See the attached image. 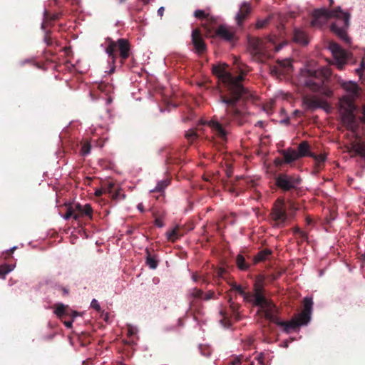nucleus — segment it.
<instances>
[{
	"label": "nucleus",
	"mask_w": 365,
	"mask_h": 365,
	"mask_svg": "<svg viewBox=\"0 0 365 365\" xmlns=\"http://www.w3.org/2000/svg\"><path fill=\"white\" fill-rule=\"evenodd\" d=\"M155 225L158 227H162L164 225L162 220L158 217L155 220Z\"/></svg>",
	"instance_id": "obj_55"
},
{
	"label": "nucleus",
	"mask_w": 365,
	"mask_h": 365,
	"mask_svg": "<svg viewBox=\"0 0 365 365\" xmlns=\"http://www.w3.org/2000/svg\"><path fill=\"white\" fill-rule=\"evenodd\" d=\"M113 187H114L113 183H111V182L108 183V187L106 188V191L108 192H109L110 194H111L113 192Z\"/></svg>",
	"instance_id": "obj_60"
},
{
	"label": "nucleus",
	"mask_w": 365,
	"mask_h": 365,
	"mask_svg": "<svg viewBox=\"0 0 365 365\" xmlns=\"http://www.w3.org/2000/svg\"><path fill=\"white\" fill-rule=\"evenodd\" d=\"M170 180L168 179L160 180L158 182L156 187L150 190V192L159 193L158 195L155 196L156 200H160L164 199V190L170 185Z\"/></svg>",
	"instance_id": "obj_24"
},
{
	"label": "nucleus",
	"mask_w": 365,
	"mask_h": 365,
	"mask_svg": "<svg viewBox=\"0 0 365 365\" xmlns=\"http://www.w3.org/2000/svg\"><path fill=\"white\" fill-rule=\"evenodd\" d=\"M293 232L295 235H298L302 242H304L307 240V234L301 230L299 227H294L293 230Z\"/></svg>",
	"instance_id": "obj_37"
},
{
	"label": "nucleus",
	"mask_w": 365,
	"mask_h": 365,
	"mask_svg": "<svg viewBox=\"0 0 365 365\" xmlns=\"http://www.w3.org/2000/svg\"><path fill=\"white\" fill-rule=\"evenodd\" d=\"M173 93H160L161 99L164 101L168 108L177 107V103L173 100Z\"/></svg>",
	"instance_id": "obj_28"
},
{
	"label": "nucleus",
	"mask_w": 365,
	"mask_h": 365,
	"mask_svg": "<svg viewBox=\"0 0 365 365\" xmlns=\"http://www.w3.org/2000/svg\"><path fill=\"white\" fill-rule=\"evenodd\" d=\"M29 65L31 67H34V68H39L38 65L37 63L34 62L33 60L31 59H26V60H24V61H21L19 63V66L20 67H23L25 65Z\"/></svg>",
	"instance_id": "obj_40"
},
{
	"label": "nucleus",
	"mask_w": 365,
	"mask_h": 365,
	"mask_svg": "<svg viewBox=\"0 0 365 365\" xmlns=\"http://www.w3.org/2000/svg\"><path fill=\"white\" fill-rule=\"evenodd\" d=\"M298 81L302 86L309 88L312 91H331L330 84L335 86L336 89L341 88L344 91L354 92L359 89L356 83L346 81L337 75L332 77V72L329 67L316 68L314 62H309L301 68Z\"/></svg>",
	"instance_id": "obj_1"
},
{
	"label": "nucleus",
	"mask_w": 365,
	"mask_h": 365,
	"mask_svg": "<svg viewBox=\"0 0 365 365\" xmlns=\"http://www.w3.org/2000/svg\"><path fill=\"white\" fill-rule=\"evenodd\" d=\"M16 247H14L8 250H6L4 253V258L6 259H8L9 257H11L12 256V254L14 253V252L16 250Z\"/></svg>",
	"instance_id": "obj_48"
},
{
	"label": "nucleus",
	"mask_w": 365,
	"mask_h": 365,
	"mask_svg": "<svg viewBox=\"0 0 365 365\" xmlns=\"http://www.w3.org/2000/svg\"><path fill=\"white\" fill-rule=\"evenodd\" d=\"M192 279L194 282H197L198 280H200L201 276L199 275L197 272L193 273L192 275Z\"/></svg>",
	"instance_id": "obj_59"
},
{
	"label": "nucleus",
	"mask_w": 365,
	"mask_h": 365,
	"mask_svg": "<svg viewBox=\"0 0 365 365\" xmlns=\"http://www.w3.org/2000/svg\"><path fill=\"white\" fill-rule=\"evenodd\" d=\"M228 302L230 303V307L231 310L232 311L233 314L237 313L240 308V304L232 302L231 298H230Z\"/></svg>",
	"instance_id": "obj_45"
},
{
	"label": "nucleus",
	"mask_w": 365,
	"mask_h": 365,
	"mask_svg": "<svg viewBox=\"0 0 365 365\" xmlns=\"http://www.w3.org/2000/svg\"><path fill=\"white\" fill-rule=\"evenodd\" d=\"M137 334V329L132 327V326H128V336H134Z\"/></svg>",
	"instance_id": "obj_50"
},
{
	"label": "nucleus",
	"mask_w": 365,
	"mask_h": 365,
	"mask_svg": "<svg viewBox=\"0 0 365 365\" xmlns=\"http://www.w3.org/2000/svg\"><path fill=\"white\" fill-rule=\"evenodd\" d=\"M120 196H122L123 198H125V195L124 194L121 195L120 190H116L114 193L112 194V198L114 200H118Z\"/></svg>",
	"instance_id": "obj_51"
},
{
	"label": "nucleus",
	"mask_w": 365,
	"mask_h": 365,
	"mask_svg": "<svg viewBox=\"0 0 365 365\" xmlns=\"http://www.w3.org/2000/svg\"><path fill=\"white\" fill-rule=\"evenodd\" d=\"M227 68L228 65L225 63L214 64L212 66V72L229 91H250L246 87V72L240 71L234 74Z\"/></svg>",
	"instance_id": "obj_4"
},
{
	"label": "nucleus",
	"mask_w": 365,
	"mask_h": 365,
	"mask_svg": "<svg viewBox=\"0 0 365 365\" xmlns=\"http://www.w3.org/2000/svg\"><path fill=\"white\" fill-rule=\"evenodd\" d=\"M226 270L224 268H218L215 272V277L223 278Z\"/></svg>",
	"instance_id": "obj_46"
},
{
	"label": "nucleus",
	"mask_w": 365,
	"mask_h": 365,
	"mask_svg": "<svg viewBox=\"0 0 365 365\" xmlns=\"http://www.w3.org/2000/svg\"><path fill=\"white\" fill-rule=\"evenodd\" d=\"M103 192H104V190L103 189H98V190H96L95 195L97 197H100L103 194Z\"/></svg>",
	"instance_id": "obj_64"
},
{
	"label": "nucleus",
	"mask_w": 365,
	"mask_h": 365,
	"mask_svg": "<svg viewBox=\"0 0 365 365\" xmlns=\"http://www.w3.org/2000/svg\"><path fill=\"white\" fill-rule=\"evenodd\" d=\"M54 313L62 320L67 316H71L72 318H75L78 316L76 312L70 310L68 306H65L63 304H58L56 305Z\"/></svg>",
	"instance_id": "obj_21"
},
{
	"label": "nucleus",
	"mask_w": 365,
	"mask_h": 365,
	"mask_svg": "<svg viewBox=\"0 0 365 365\" xmlns=\"http://www.w3.org/2000/svg\"><path fill=\"white\" fill-rule=\"evenodd\" d=\"M73 209H75V220L78 221L84 217L92 218L93 209L90 204L81 205L80 203H76L73 205Z\"/></svg>",
	"instance_id": "obj_20"
},
{
	"label": "nucleus",
	"mask_w": 365,
	"mask_h": 365,
	"mask_svg": "<svg viewBox=\"0 0 365 365\" xmlns=\"http://www.w3.org/2000/svg\"><path fill=\"white\" fill-rule=\"evenodd\" d=\"M253 305L259 307L260 312L263 313L265 319L269 320L270 322L282 327L285 332L289 333L290 330L294 329L296 324L293 322H284L280 320L278 317V309L272 301L266 299L263 304Z\"/></svg>",
	"instance_id": "obj_7"
},
{
	"label": "nucleus",
	"mask_w": 365,
	"mask_h": 365,
	"mask_svg": "<svg viewBox=\"0 0 365 365\" xmlns=\"http://www.w3.org/2000/svg\"><path fill=\"white\" fill-rule=\"evenodd\" d=\"M301 182L302 179L297 175L279 173L275 178L276 185L283 192H292L297 190Z\"/></svg>",
	"instance_id": "obj_9"
},
{
	"label": "nucleus",
	"mask_w": 365,
	"mask_h": 365,
	"mask_svg": "<svg viewBox=\"0 0 365 365\" xmlns=\"http://www.w3.org/2000/svg\"><path fill=\"white\" fill-rule=\"evenodd\" d=\"M297 152L299 158L305 156L310 157V154L312 153L309 151V145L307 141H302L299 143L298 146V151Z\"/></svg>",
	"instance_id": "obj_27"
},
{
	"label": "nucleus",
	"mask_w": 365,
	"mask_h": 365,
	"mask_svg": "<svg viewBox=\"0 0 365 365\" xmlns=\"http://www.w3.org/2000/svg\"><path fill=\"white\" fill-rule=\"evenodd\" d=\"M264 278L263 276H258L254 284V293H250V299L249 302L252 304H262L265 302L266 297L264 296Z\"/></svg>",
	"instance_id": "obj_16"
},
{
	"label": "nucleus",
	"mask_w": 365,
	"mask_h": 365,
	"mask_svg": "<svg viewBox=\"0 0 365 365\" xmlns=\"http://www.w3.org/2000/svg\"><path fill=\"white\" fill-rule=\"evenodd\" d=\"M328 48L334 58V65L339 70H342L347 62L349 53L343 49L339 44L334 41L329 43Z\"/></svg>",
	"instance_id": "obj_13"
},
{
	"label": "nucleus",
	"mask_w": 365,
	"mask_h": 365,
	"mask_svg": "<svg viewBox=\"0 0 365 365\" xmlns=\"http://www.w3.org/2000/svg\"><path fill=\"white\" fill-rule=\"evenodd\" d=\"M108 44L106 48V51L108 57L111 59L112 63H115L118 56L116 51L119 52L120 62L123 64L125 61L130 57V44L126 38H118L117 41H113L111 38H107Z\"/></svg>",
	"instance_id": "obj_6"
},
{
	"label": "nucleus",
	"mask_w": 365,
	"mask_h": 365,
	"mask_svg": "<svg viewBox=\"0 0 365 365\" xmlns=\"http://www.w3.org/2000/svg\"><path fill=\"white\" fill-rule=\"evenodd\" d=\"M91 307L92 308H93L94 309H96V311L98 312H100L101 311V307H100V304L98 303V302L93 299L91 303Z\"/></svg>",
	"instance_id": "obj_49"
},
{
	"label": "nucleus",
	"mask_w": 365,
	"mask_h": 365,
	"mask_svg": "<svg viewBox=\"0 0 365 365\" xmlns=\"http://www.w3.org/2000/svg\"><path fill=\"white\" fill-rule=\"evenodd\" d=\"M351 14L344 12L340 6L332 10L325 8L315 9L312 14L311 26L312 27L322 26L329 19H334L330 25V30L345 43L349 45L351 39L347 35V30L350 26Z\"/></svg>",
	"instance_id": "obj_2"
},
{
	"label": "nucleus",
	"mask_w": 365,
	"mask_h": 365,
	"mask_svg": "<svg viewBox=\"0 0 365 365\" xmlns=\"http://www.w3.org/2000/svg\"><path fill=\"white\" fill-rule=\"evenodd\" d=\"M59 292H61L63 296H67L68 294V289L66 287H60L58 289Z\"/></svg>",
	"instance_id": "obj_54"
},
{
	"label": "nucleus",
	"mask_w": 365,
	"mask_h": 365,
	"mask_svg": "<svg viewBox=\"0 0 365 365\" xmlns=\"http://www.w3.org/2000/svg\"><path fill=\"white\" fill-rule=\"evenodd\" d=\"M339 103L340 109L345 113V118L347 119L350 126L351 127L355 120L354 112L356 109L354 102V98L349 96H344L339 99Z\"/></svg>",
	"instance_id": "obj_15"
},
{
	"label": "nucleus",
	"mask_w": 365,
	"mask_h": 365,
	"mask_svg": "<svg viewBox=\"0 0 365 365\" xmlns=\"http://www.w3.org/2000/svg\"><path fill=\"white\" fill-rule=\"evenodd\" d=\"M146 264L150 267L151 269H155L158 267V262L153 257L151 256L150 251L147 249L146 250Z\"/></svg>",
	"instance_id": "obj_32"
},
{
	"label": "nucleus",
	"mask_w": 365,
	"mask_h": 365,
	"mask_svg": "<svg viewBox=\"0 0 365 365\" xmlns=\"http://www.w3.org/2000/svg\"><path fill=\"white\" fill-rule=\"evenodd\" d=\"M351 150L356 155H359L363 158H365V143H358L353 145Z\"/></svg>",
	"instance_id": "obj_31"
},
{
	"label": "nucleus",
	"mask_w": 365,
	"mask_h": 365,
	"mask_svg": "<svg viewBox=\"0 0 365 365\" xmlns=\"http://www.w3.org/2000/svg\"><path fill=\"white\" fill-rule=\"evenodd\" d=\"M293 41L302 46H307L309 43L308 36L305 31L295 28L293 31Z\"/></svg>",
	"instance_id": "obj_23"
},
{
	"label": "nucleus",
	"mask_w": 365,
	"mask_h": 365,
	"mask_svg": "<svg viewBox=\"0 0 365 365\" xmlns=\"http://www.w3.org/2000/svg\"><path fill=\"white\" fill-rule=\"evenodd\" d=\"M215 35L224 41L235 43L238 40L235 29L225 25H220L215 31Z\"/></svg>",
	"instance_id": "obj_17"
},
{
	"label": "nucleus",
	"mask_w": 365,
	"mask_h": 365,
	"mask_svg": "<svg viewBox=\"0 0 365 365\" xmlns=\"http://www.w3.org/2000/svg\"><path fill=\"white\" fill-rule=\"evenodd\" d=\"M63 217L65 220H68L71 217L75 220V209H73V205L68 207Z\"/></svg>",
	"instance_id": "obj_38"
},
{
	"label": "nucleus",
	"mask_w": 365,
	"mask_h": 365,
	"mask_svg": "<svg viewBox=\"0 0 365 365\" xmlns=\"http://www.w3.org/2000/svg\"><path fill=\"white\" fill-rule=\"evenodd\" d=\"M325 96L319 97L316 96L306 95L303 96V104L309 110H315L317 108H322L327 112H330L331 106L327 101L326 98L331 97L333 93H324Z\"/></svg>",
	"instance_id": "obj_10"
},
{
	"label": "nucleus",
	"mask_w": 365,
	"mask_h": 365,
	"mask_svg": "<svg viewBox=\"0 0 365 365\" xmlns=\"http://www.w3.org/2000/svg\"><path fill=\"white\" fill-rule=\"evenodd\" d=\"M192 43L195 52L198 55H202L207 51L206 44L203 40L201 31L199 29H195L192 31Z\"/></svg>",
	"instance_id": "obj_18"
},
{
	"label": "nucleus",
	"mask_w": 365,
	"mask_h": 365,
	"mask_svg": "<svg viewBox=\"0 0 365 365\" xmlns=\"http://www.w3.org/2000/svg\"><path fill=\"white\" fill-rule=\"evenodd\" d=\"M274 104V101L273 100L270 101V102L267 103L264 105V110H271Z\"/></svg>",
	"instance_id": "obj_53"
},
{
	"label": "nucleus",
	"mask_w": 365,
	"mask_h": 365,
	"mask_svg": "<svg viewBox=\"0 0 365 365\" xmlns=\"http://www.w3.org/2000/svg\"><path fill=\"white\" fill-rule=\"evenodd\" d=\"M286 44L285 41L278 43V38L275 35H269L265 38H248L249 50L252 58L261 63L265 62L270 57L271 51L277 52Z\"/></svg>",
	"instance_id": "obj_3"
},
{
	"label": "nucleus",
	"mask_w": 365,
	"mask_h": 365,
	"mask_svg": "<svg viewBox=\"0 0 365 365\" xmlns=\"http://www.w3.org/2000/svg\"><path fill=\"white\" fill-rule=\"evenodd\" d=\"M283 163H284V159L282 160L281 158H276L274 160V164L277 165V166H281Z\"/></svg>",
	"instance_id": "obj_56"
},
{
	"label": "nucleus",
	"mask_w": 365,
	"mask_h": 365,
	"mask_svg": "<svg viewBox=\"0 0 365 365\" xmlns=\"http://www.w3.org/2000/svg\"><path fill=\"white\" fill-rule=\"evenodd\" d=\"M59 14H51L48 11H44L43 21L41 24L42 29L45 30L47 26L52 24L54 21L58 19Z\"/></svg>",
	"instance_id": "obj_26"
},
{
	"label": "nucleus",
	"mask_w": 365,
	"mask_h": 365,
	"mask_svg": "<svg viewBox=\"0 0 365 365\" xmlns=\"http://www.w3.org/2000/svg\"><path fill=\"white\" fill-rule=\"evenodd\" d=\"M312 306V299L309 297L304 298L303 311L299 314L297 317L290 320V322H293L296 324L294 329L299 326L307 324V323L310 321Z\"/></svg>",
	"instance_id": "obj_14"
},
{
	"label": "nucleus",
	"mask_w": 365,
	"mask_h": 365,
	"mask_svg": "<svg viewBox=\"0 0 365 365\" xmlns=\"http://www.w3.org/2000/svg\"><path fill=\"white\" fill-rule=\"evenodd\" d=\"M236 264L241 271H246L250 268V264L246 262L245 257L240 254L236 257Z\"/></svg>",
	"instance_id": "obj_29"
},
{
	"label": "nucleus",
	"mask_w": 365,
	"mask_h": 365,
	"mask_svg": "<svg viewBox=\"0 0 365 365\" xmlns=\"http://www.w3.org/2000/svg\"><path fill=\"white\" fill-rule=\"evenodd\" d=\"M178 229L175 228L168 233V238L169 240L174 242L178 238Z\"/></svg>",
	"instance_id": "obj_43"
},
{
	"label": "nucleus",
	"mask_w": 365,
	"mask_h": 365,
	"mask_svg": "<svg viewBox=\"0 0 365 365\" xmlns=\"http://www.w3.org/2000/svg\"><path fill=\"white\" fill-rule=\"evenodd\" d=\"M257 360L259 365H265L264 363V356L262 354H259V356L257 357Z\"/></svg>",
	"instance_id": "obj_61"
},
{
	"label": "nucleus",
	"mask_w": 365,
	"mask_h": 365,
	"mask_svg": "<svg viewBox=\"0 0 365 365\" xmlns=\"http://www.w3.org/2000/svg\"><path fill=\"white\" fill-rule=\"evenodd\" d=\"M270 217L274 222V225L282 227L284 226L287 220L288 215L283 198H278L273 205L270 212Z\"/></svg>",
	"instance_id": "obj_11"
},
{
	"label": "nucleus",
	"mask_w": 365,
	"mask_h": 365,
	"mask_svg": "<svg viewBox=\"0 0 365 365\" xmlns=\"http://www.w3.org/2000/svg\"><path fill=\"white\" fill-rule=\"evenodd\" d=\"M272 254V251L269 249H264L259 251L254 257L255 263L263 262Z\"/></svg>",
	"instance_id": "obj_30"
},
{
	"label": "nucleus",
	"mask_w": 365,
	"mask_h": 365,
	"mask_svg": "<svg viewBox=\"0 0 365 365\" xmlns=\"http://www.w3.org/2000/svg\"><path fill=\"white\" fill-rule=\"evenodd\" d=\"M98 88L100 91H113L115 87L111 82L103 81L99 84Z\"/></svg>",
	"instance_id": "obj_33"
},
{
	"label": "nucleus",
	"mask_w": 365,
	"mask_h": 365,
	"mask_svg": "<svg viewBox=\"0 0 365 365\" xmlns=\"http://www.w3.org/2000/svg\"><path fill=\"white\" fill-rule=\"evenodd\" d=\"M235 291L237 292L240 295L243 296L244 299L249 302V299H250V293L245 292L242 287L240 285H238L235 289Z\"/></svg>",
	"instance_id": "obj_39"
},
{
	"label": "nucleus",
	"mask_w": 365,
	"mask_h": 365,
	"mask_svg": "<svg viewBox=\"0 0 365 365\" xmlns=\"http://www.w3.org/2000/svg\"><path fill=\"white\" fill-rule=\"evenodd\" d=\"M271 17L268 16L264 19H258L256 22V29H260L266 27L270 22Z\"/></svg>",
	"instance_id": "obj_35"
},
{
	"label": "nucleus",
	"mask_w": 365,
	"mask_h": 365,
	"mask_svg": "<svg viewBox=\"0 0 365 365\" xmlns=\"http://www.w3.org/2000/svg\"><path fill=\"white\" fill-rule=\"evenodd\" d=\"M195 17L199 19H207L208 15L203 10H196L194 13Z\"/></svg>",
	"instance_id": "obj_44"
},
{
	"label": "nucleus",
	"mask_w": 365,
	"mask_h": 365,
	"mask_svg": "<svg viewBox=\"0 0 365 365\" xmlns=\"http://www.w3.org/2000/svg\"><path fill=\"white\" fill-rule=\"evenodd\" d=\"M91 151V145L85 143L81 148V153L83 155H88Z\"/></svg>",
	"instance_id": "obj_47"
},
{
	"label": "nucleus",
	"mask_w": 365,
	"mask_h": 365,
	"mask_svg": "<svg viewBox=\"0 0 365 365\" xmlns=\"http://www.w3.org/2000/svg\"><path fill=\"white\" fill-rule=\"evenodd\" d=\"M186 297L189 302L190 309L195 312H199L202 307V300L209 301L215 299V293L212 290L204 292L202 289L194 287L187 291Z\"/></svg>",
	"instance_id": "obj_8"
},
{
	"label": "nucleus",
	"mask_w": 365,
	"mask_h": 365,
	"mask_svg": "<svg viewBox=\"0 0 365 365\" xmlns=\"http://www.w3.org/2000/svg\"><path fill=\"white\" fill-rule=\"evenodd\" d=\"M310 157L315 160L318 167H320L321 164H323L327 159V156L325 154L317 155L312 153V154H310Z\"/></svg>",
	"instance_id": "obj_34"
},
{
	"label": "nucleus",
	"mask_w": 365,
	"mask_h": 365,
	"mask_svg": "<svg viewBox=\"0 0 365 365\" xmlns=\"http://www.w3.org/2000/svg\"><path fill=\"white\" fill-rule=\"evenodd\" d=\"M293 71L292 61L289 58L277 60L270 68L271 74L278 78H286Z\"/></svg>",
	"instance_id": "obj_12"
},
{
	"label": "nucleus",
	"mask_w": 365,
	"mask_h": 365,
	"mask_svg": "<svg viewBox=\"0 0 365 365\" xmlns=\"http://www.w3.org/2000/svg\"><path fill=\"white\" fill-rule=\"evenodd\" d=\"M73 319L74 318H72V319ZM63 324L67 328H71L73 324V320H64Z\"/></svg>",
	"instance_id": "obj_57"
},
{
	"label": "nucleus",
	"mask_w": 365,
	"mask_h": 365,
	"mask_svg": "<svg viewBox=\"0 0 365 365\" xmlns=\"http://www.w3.org/2000/svg\"><path fill=\"white\" fill-rule=\"evenodd\" d=\"M252 12L251 4L248 2H243L240 6L238 12L235 16V21L238 26H242L244 22L249 18Z\"/></svg>",
	"instance_id": "obj_19"
},
{
	"label": "nucleus",
	"mask_w": 365,
	"mask_h": 365,
	"mask_svg": "<svg viewBox=\"0 0 365 365\" xmlns=\"http://www.w3.org/2000/svg\"><path fill=\"white\" fill-rule=\"evenodd\" d=\"M197 137V133L194 130H189L185 134V138L190 143H192Z\"/></svg>",
	"instance_id": "obj_36"
},
{
	"label": "nucleus",
	"mask_w": 365,
	"mask_h": 365,
	"mask_svg": "<svg viewBox=\"0 0 365 365\" xmlns=\"http://www.w3.org/2000/svg\"><path fill=\"white\" fill-rule=\"evenodd\" d=\"M247 93H227L226 95L220 96L222 103L227 106L226 113L227 117L231 119H238L242 115V111L240 110L245 103L244 94Z\"/></svg>",
	"instance_id": "obj_5"
},
{
	"label": "nucleus",
	"mask_w": 365,
	"mask_h": 365,
	"mask_svg": "<svg viewBox=\"0 0 365 365\" xmlns=\"http://www.w3.org/2000/svg\"><path fill=\"white\" fill-rule=\"evenodd\" d=\"M50 34V31H46L43 38V41L48 46H52L54 43V41L53 40Z\"/></svg>",
	"instance_id": "obj_41"
},
{
	"label": "nucleus",
	"mask_w": 365,
	"mask_h": 365,
	"mask_svg": "<svg viewBox=\"0 0 365 365\" xmlns=\"http://www.w3.org/2000/svg\"><path fill=\"white\" fill-rule=\"evenodd\" d=\"M177 160H178L177 159H173L171 157H168L166 159V163L168 164H172V163H175Z\"/></svg>",
	"instance_id": "obj_63"
},
{
	"label": "nucleus",
	"mask_w": 365,
	"mask_h": 365,
	"mask_svg": "<svg viewBox=\"0 0 365 365\" xmlns=\"http://www.w3.org/2000/svg\"><path fill=\"white\" fill-rule=\"evenodd\" d=\"M280 153L284 157V163L287 164L291 163L299 158L297 155V152L291 148H289L286 150H282L280 151Z\"/></svg>",
	"instance_id": "obj_25"
},
{
	"label": "nucleus",
	"mask_w": 365,
	"mask_h": 365,
	"mask_svg": "<svg viewBox=\"0 0 365 365\" xmlns=\"http://www.w3.org/2000/svg\"><path fill=\"white\" fill-rule=\"evenodd\" d=\"M241 363V356H238L230 361L231 365H238Z\"/></svg>",
	"instance_id": "obj_52"
},
{
	"label": "nucleus",
	"mask_w": 365,
	"mask_h": 365,
	"mask_svg": "<svg viewBox=\"0 0 365 365\" xmlns=\"http://www.w3.org/2000/svg\"><path fill=\"white\" fill-rule=\"evenodd\" d=\"M365 69V63L364 60L363 59L361 62V68L356 70V72L361 76V71H363Z\"/></svg>",
	"instance_id": "obj_58"
},
{
	"label": "nucleus",
	"mask_w": 365,
	"mask_h": 365,
	"mask_svg": "<svg viewBox=\"0 0 365 365\" xmlns=\"http://www.w3.org/2000/svg\"><path fill=\"white\" fill-rule=\"evenodd\" d=\"M13 269V267L8 264L0 266V275L5 276Z\"/></svg>",
	"instance_id": "obj_42"
},
{
	"label": "nucleus",
	"mask_w": 365,
	"mask_h": 365,
	"mask_svg": "<svg viewBox=\"0 0 365 365\" xmlns=\"http://www.w3.org/2000/svg\"><path fill=\"white\" fill-rule=\"evenodd\" d=\"M209 127L211 128L214 133L217 135L222 140H225L227 132L222 126V124L217 120H211L207 123Z\"/></svg>",
	"instance_id": "obj_22"
},
{
	"label": "nucleus",
	"mask_w": 365,
	"mask_h": 365,
	"mask_svg": "<svg viewBox=\"0 0 365 365\" xmlns=\"http://www.w3.org/2000/svg\"><path fill=\"white\" fill-rule=\"evenodd\" d=\"M228 284L231 287L230 291L235 290V289L237 286V284L235 281L229 282Z\"/></svg>",
	"instance_id": "obj_62"
}]
</instances>
